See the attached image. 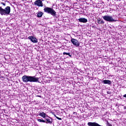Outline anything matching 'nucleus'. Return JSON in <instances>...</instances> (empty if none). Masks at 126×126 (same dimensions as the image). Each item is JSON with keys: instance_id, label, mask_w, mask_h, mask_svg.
Here are the masks:
<instances>
[{"instance_id": "f257e3e1", "label": "nucleus", "mask_w": 126, "mask_h": 126, "mask_svg": "<svg viewBox=\"0 0 126 126\" xmlns=\"http://www.w3.org/2000/svg\"><path fill=\"white\" fill-rule=\"evenodd\" d=\"M22 79L23 82H25L26 83H28V82L40 83V82L39 81V79H40V78H38L35 76H31L24 75L22 77Z\"/></svg>"}, {"instance_id": "f03ea898", "label": "nucleus", "mask_w": 126, "mask_h": 126, "mask_svg": "<svg viewBox=\"0 0 126 126\" xmlns=\"http://www.w3.org/2000/svg\"><path fill=\"white\" fill-rule=\"evenodd\" d=\"M10 13V7L6 6L4 9L2 7L0 6V14L7 16Z\"/></svg>"}, {"instance_id": "7ed1b4c3", "label": "nucleus", "mask_w": 126, "mask_h": 126, "mask_svg": "<svg viewBox=\"0 0 126 126\" xmlns=\"http://www.w3.org/2000/svg\"><path fill=\"white\" fill-rule=\"evenodd\" d=\"M44 12L48 14H51L52 16L55 17L57 15V12L53 8L45 6L43 9Z\"/></svg>"}, {"instance_id": "20e7f679", "label": "nucleus", "mask_w": 126, "mask_h": 126, "mask_svg": "<svg viewBox=\"0 0 126 126\" xmlns=\"http://www.w3.org/2000/svg\"><path fill=\"white\" fill-rule=\"evenodd\" d=\"M102 17L104 20H105V21H108V22H116V21H117V20L114 19L113 17L111 16L105 15Z\"/></svg>"}, {"instance_id": "39448f33", "label": "nucleus", "mask_w": 126, "mask_h": 126, "mask_svg": "<svg viewBox=\"0 0 126 126\" xmlns=\"http://www.w3.org/2000/svg\"><path fill=\"white\" fill-rule=\"evenodd\" d=\"M71 42L73 44V45H74V46H75V47H76V48H78V47L80 45V43L79 42V41L74 38H71Z\"/></svg>"}, {"instance_id": "423d86ee", "label": "nucleus", "mask_w": 126, "mask_h": 126, "mask_svg": "<svg viewBox=\"0 0 126 126\" xmlns=\"http://www.w3.org/2000/svg\"><path fill=\"white\" fill-rule=\"evenodd\" d=\"M49 118H45V122L44 123L45 124H49V125H52L53 124V118L48 117Z\"/></svg>"}, {"instance_id": "0eeeda50", "label": "nucleus", "mask_w": 126, "mask_h": 126, "mask_svg": "<svg viewBox=\"0 0 126 126\" xmlns=\"http://www.w3.org/2000/svg\"><path fill=\"white\" fill-rule=\"evenodd\" d=\"M34 5H37V6H43V2L41 0H36L34 2Z\"/></svg>"}, {"instance_id": "6e6552de", "label": "nucleus", "mask_w": 126, "mask_h": 126, "mask_svg": "<svg viewBox=\"0 0 126 126\" xmlns=\"http://www.w3.org/2000/svg\"><path fill=\"white\" fill-rule=\"evenodd\" d=\"M28 39L32 41V43H38V39L34 36H29Z\"/></svg>"}, {"instance_id": "1a4fd4ad", "label": "nucleus", "mask_w": 126, "mask_h": 126, "mask_svg": "<svg viewBox=\"0 0 126 126\" xmlns=\"http://www.w3.org/2000/svg\"><path fill=\"white\" fill-rule=\"evenodd\" d=\"M79 22H81L82 23H86L87 22V19L85 18H80L78 19Z\"/></svg>"}, {"instance_id": "9d476101", "label": "nucleus", "mask_w": 126, "mask_h": 126, "mask_svg": "<svg viewBox=\"0 0 126 126\" xmlns=\"http://www.w3.org/2000/svg\"><path fill=\"white\" fill-rule=\"evenodd\" d=\"M102 83H104V84H108V85H110L112 84V82L110 80H104L102 81Z\"/></svg>"}, {"instance_id": "9b49d317", "label": "nucleus", "mask_w": 126, "mask_h": 126, "mask_svg": "<svg viewBox=\"0 0 126 126\" xmlns=\"http://www.w3.org/2000/svg\"><path fill=\"white\" fill-rule=\"evenodd\" d=\"M38 116H40L42 118H43V119H45L47 114H46V113H45V112H41L39 113Z\"/></svg>"}, {"instance_id": "f8f14e48", "label": "nucleus", "mask_w": 126, "mask_h": 126, "mask_svg": "<svg viewBox=\"0 0 126 126\" xmlns=\"http://www.w3.org/2000/svg\"><path fill=\"white\" fill-rule=\"evenodd\" d=\"M43 14H44L43 12L39 11L37 13V17H38V18L42 17V16H43Z\"/></svg>"}, {"instance_id": "ddd939ff", "label": "nucleus", "mask_w": 126, "mask_h": 126, "mask_svg": "<svg viewBox=\"0 0 126 126\" xmlns=\"http://www.w3.org/2000/svg\"><path fill=\"white\" fill-rule=\"evenodd\" d=\"M97 23L98 24H104L105 22H104L103 20H101V19H99L97 20Z\"/></svg>"}, {"instance_id": "4468645a", "label": "nucleus", "mask_w": 126, "mask_h": 126, "mask_svg": "<svg viewBox=\"0 0 126 126\" xmlns=\"http://www.w3.org/2000/svg\"><path fill=\"white\" fill-rule=\"evenodd\" d=\"M37 121L39 122V123H45L46 122L45 121V120H43V118H41V119H37Z\"/></svg>"}, {"instance_id": "2eb2a0df", "label": "nucleus", "mask_w": 126, "mask_h": 126, "mask_svg": "<svg viewBox=\"0 0 126 126\" xmlns=\"http://www.w3.org/2000/svg\"><path fill=\"white\" fill-rule=\"evenodd\" d=\"M63 55H66L67 56H69L70 58H71V55H70V53L63 52Z\"/></svg>"}, {"instance_id": "dca6fc26", "label": "nucleus", "mask_w": 126, "mask_h": 126, "mask_svg": "<svg viewBox=\"0 0 126 126\" xmlns=\"http://www.w3.org/2000/svg\"><path fill=\"white\" fill-rule=\"evenodd\" d=\"M54 117H55V118H56L57 120H59V121H62V118L58 117L56 115V114H54Z\"/></svg>"}, {"instance_id": "f3484780", "label": "nucleus", "mask_w": 126, "mask_h": 126, "mask_svg": "<svg viewBox=\"0 0 126 126\" xmlns=\"http://www.w3.org/2000/svg\"><path fill=\"white\" fill-rule=\"evenodd\" d=\"M106 125L108 126H112V124H110V123H109L108 122H107Z\"/></svg>"}, {"instance_id": "a211bd4d", "label": "nucleus", "mask_w": 126, "mask_h": 126, "mask_svg": "<svg viewBox=\"0 0 126 126\" xmlns=\"http://www.w3.org/2000/svg\"><path fill=\"white\" fill-rule=\"evenodd\" d=\"M0 4H2V5H3L4 6H5L6 5L5 3H4V2H1Z\"/></svg>"}, {"instance_id": "6ab92c4d", "label": "nucleus", "mask_w": 126, "mask_h": 126, "mask_svg": "<svg viewBox=\"0 0 126 126\" xmlns=\"http://www.w3.org/2000/svg\"><path fill=\"white\" fill-rule=\"evenodd\" d=\"M73 115H77V112H73Z\"/></svg>"}, {"instance_id": "aec40b11", "label": "nucleus", "mask_w": 126, "mask_h": 126, "mask_svg": "<svg viewBox=\"0 0 126 126\" xmlns=\"http://www.w3.org/2000/svg\"><path fill=\"white\" fill-rule=\"evenodd\" d=\"M124 110H126V106H124Z\"/></svg>"}]
</instances>
